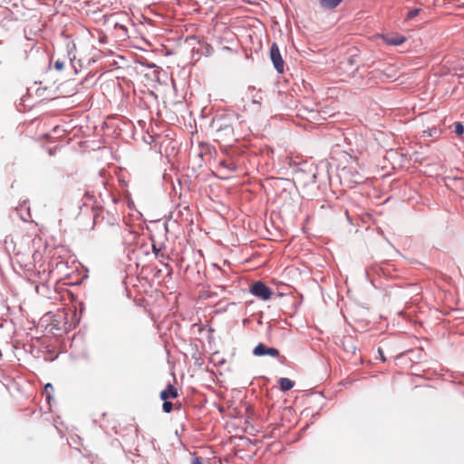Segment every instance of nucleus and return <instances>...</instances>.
<instances>
[{"mask_svg":"<svg viewBox=\"0 0 464 464\" xmlns=\"http://www.w3.org/2000/svg\"><path fill=\"white\" fill-rule=\"evenodd\" d=\"M232 121L233 118L227 114L217 115L213 118L211 127L216 130L218 139L227 142L236 140Z\"/></svg>","mask_w":464,"mask_h":464,"instance_id":"obj_1","label":"nucleus"},{"mask_svg":"<svg viewBox=\"0 0 464 464\" xmlns=\"http://www.w3.org/2000/svg\"><path fill=\"white\" fill-rule=\"evenodd\" d=\"M250 293L264 301L270 299L272 295L271 289L262 281L255 282L251 286Z\"/></svg>","mask_w":464,"mask_h":464,"instance_id":"obj_2","label":"nucleus"},{"mask_svg":"<svg viewBox=\"0 0 464 464\" xmlns=\"http://www.w3.org/2000/svg\"><path fill=\"white\" fill-rule=\"evenodd\" d=\"M357 50H354L353 53H351L343 62L341 63V69L349 71L348 74L352 77H354L356 72L359 70V65L357 62Z\"/></svg>","mask_w":464,"mask_h":464,"instance_id":"obj_3","label":"nucleus"},{"mask_svg":"<svg viewBox=\"0 0 464 464\" xmlns=\"http://www.w3.org/2000/svg\"><path fill=\"white\" fill-rule=\"evenodd\" d=\"M213 266L215 272V280L217 281V283L220 284L218 286L220 287L221 289H226L228 286L227 282L229 281V275L231 273L230 267H228V269L226 270L218 266L217 265H213Z\"/></svg>","mask_w":464,"mask_h":464,"instance_id":"obj_4","label":"nucleus"},{"mask_svg":"<svg viewBox=\"0 0 464 464\" xmlns=\"http://www.w3.org/2000/svg\"><path fill=\"white\" fill-rule=\"evenodd\" d=\"M270 59L276 72L278 73H282L284 72L285 63L281 56L279 48L276 43L272 44L270 47Z\"/></svg>","mask_w":464,"mask_h":464,"instance_id":"obj_5","label":"nucleus"},{"mask_svg":"<svg viewBox=\"0 0 464 464\" xmlns=\"http://www.w3.org/2000/svg\"><path fill=\"white\" fill-rule=\"evenodd\" d=\"M102 218V219L103 221L106 222L107 225L111 226V227H113L115 225H118V223L120 222L121 220V218L118 214L112 212V211H110V210H101L100 213L98 214H95L93 216V223L95 224L97 222V219L99 218Z\"/></svg>","mask_w":464,"mask_h":464,"instance_id":"obj_6","label":"nucleus"},{"mask_svg":"<svg viewBox=\"0 0 464 464\" xmlns=\"http://www.w3.org/2000/svg\"><path fill=\"white\" fill-rule=\"evenodd\" d=\"M253 354L255 356L262 357V356H270V357H279L280 353L279 350L274 347H268L264 343H258L253 350Z\"/></svg>","mask_w":464,"mask_h":464,"instance_id":"obj_7","label":"nucleus"},{"mask_svg":"<svg viewBox=\"0 0 464 464\" xmlns=\"http://www.w3.org/2000/svg\"><path fill=\"white\" fill-rule=\"evenodd\" d=\"M178 395V389L169 383L166 389L161 391L160 397V400H169V398L175 399Z\"/></svg>","mask_w":464,"mask_h":464,"instance_id":"obj_8","label":"nucleus"},{"mask_svg":"<svg viewBox=\"0 0 464 464\" xmlns=\"http://www.w3.org/2000/svg\"><path fill=\"white\" fill-rule=\"evenodd\" d=\"M121 236L125 242L129 243L135 240L137 237V234L133 232L127 225H124V227L121 228Z\"/></svg>","mask_w":464,"mask_h":464,"instance_id":"obj_9","label":"nucleus"},{"mask_svg":"<svg viewBox=\"0 0 464 464\" xmlns=\"http://www.w3.org/2000/svg\"><path fill=\"white\" fill-rule=\"evenodd\" d=\"M321 7L333 10L336 8L343 0H318Z\"/></svg>","mask_w":464,"mask_h":464,"instance_id":"obj_10","label":"nucleus"},{"mask_svg":"<svg viewBox=\"0 0 464 464\" xmlns=\"http://www.w3.org/2000/svg\"><path fill=\"white\" fill-rule=\"evenodd\" d=\"M406 41V37L402 35H394L385 37V42L392 46L402 44Z\"/></svg>","mask_w":464,"mask_h":464,"instance_id":"obj_11","label":"nucleus"},{"mask_svg":"<svg viewBox=\"0 0 464 464\" xmlns=\"http://www.w3.org/2000/svg\"><path fill=\"white\" fill-rule=\"evenodd\" d=\"M278 385L282 392H286L294 387L295 382L288 378L282 377L278 380Z\"/></svg>","mask_w":464,"mask_h":464,"instance_id":"obj_12","label":"nucleus"},{"mask_svg":"<svg viewBox=\"0 0 464 464\" xmlns=\"http://www.w3.org/2000/svg\"><path fill=\"white\" fill-rule=\"evenodd\" d=\"M53 391L54 389L52 383L45 384L44 393L48 402H50L51 399L53 398Z\"/></svg>","mask_w":464,"mask_h":464,"instance_id":"obj_13","label":"nucleus"},{"mask_svg":"<svg viewBox=\"0 0 464 464\" xmlns=\"http://www.w3.org/2000/svg\"><path fill=\"white\" fill-rule=\"evenodd\" d=\"M420 12L421 10L420 8H413L410 10L405 16V21H410L415 18L417 15L420 14Z\"/></svg>","mask_w":464,"mask_h":464,"instance_id":"obj_14","label":"nucleus"},{"mask_svg":"<svg viewBox=\"0 0 464 464\" xmlns=\"http://www.w3.org/2000/svg\"><path fill=\"white\" fill-rule=\"evenodd\" d=\"M379 271H381L383 275L385 274L382 266H372L370 268L365 270V275L367 277H369L371 273H379Z\"/></svg>","mask_w":464,"mask_h":464,"instance_id":"obj_15","label":"nucleus"},{"mask_svg":"<svg viewBox=\"0 0 464 464\" xmlns=\"http://www.w3.org/2000/svg\"><path fill=\"white\" fill-rule=\"evenodd\" d=\"M345 343H346V344H344L345 351L349 352V353H354L356 352V346L353 344L352 339L348 338L345 341Z\"/></svg>","mask_w":464,"mask_h":464,"instance_id":"obj_16","label":"nucleus"},{"mask_svg":"<svg viewBox=\"0 0 464 464\" xmlns=\"http://www.w3.org/2000/svg\"><path fill=\"white\" fill-rule=\"evenodd\" d=\"M220 165L227 169L229 171H235L237 169V165L232 161L228 162L227 160H222L220 161Z\"/></svg>","mask_w":464,"mask_h":464,"instance_id":"obj_17","label":"nucleus"},{"mask_svg":"<svg viewBox=\"0 0 464 464\" xmlns=\"http://www.w3.org/2000/svg\"><path fill=\"white\" fill-rule=\"evenodd\" d=\"M162 401H163V404H162L163 411L166 413L171 412V411L173 410L172 402L169 401L168 400H162Z\"/></svg>","mask_w":464,"mask_h":464,"instance_id":"obj_18","label":"nucleus"},{"mask_svg":"<svg viewBox=\"0 0 464 464\" xmlns=\"http://www.w3.org/2000/svg\"><path fill=\"white\" fill-rule=\"evenodd\" d=\"M263 100L262 92L259 90L255 95H253L252 102L254 104L260 105Z\"/></svg>","mask_w":464,"mask_h":464,"instance_id":"obj_19","label":"nucleus"},{"mask_svg":"<svg viewBox=\"0 0 464 464\" xmlns=\"http://www.w3.org/2000/svg\"><path fill=\"white\" fill-rule=\"evenodd\" d=\"M376 73L378 74V77L382 80V81H385V80H390V79H392L394 78V75L392 74H390V73H387V72H376Z\"/></svg>","mask_w":464,"mask_h":464,"instance_id":"obj_20","label":"nucleus"},{"mask_svg":"<svg viewBox=\"0 0 464 464\" xmlns=\"http://www.w3.org/2000/svg\"><path fill=\"white\" fill-rule=\"evenodd\" d=\"M455 133L458 136H461L464 133V126L461 122L455 123Z\"/></svg>","mask_w":464,"mask_h":464,"instance_id":"obj_21","label":"nucleus"},{"mask_svg":"<svg viewBox=\"0 0 464 464\" xmlns=\"http://www.w3.org/2000/svg\"><path fill=\"white\" fill-rule=\"evenodd\" d=\"M63 66H64V63L63 61L57 60L54 62L55 70L61 71V70H63Z\"/></svg>","mask_w":464,"mask_h":464,"instance_id":"obj_22","label":"nucleus"},{"mask_svg":"<svg viewBox=\"0 0 464 464\" xmlns=\"http://www.w3.org/2000/svg\"><path fill=\"white\" fill-rule=\"evenodd\" d=\"M152 251L157 257L160 256V249L154 244L152 245Z\"/></svg>","mask_w":464,"mask_h":464,"instance_id":"obj_23","label":"nucleus"},{"mask_svg":"<svg viewBox=\"0 0 464 464\" xmlns=\"http://www.w3.org/2000/svg\"><path fill=\"white\" fill-rule=\"evenodd\" d=\"M378 353H379V354H380V358H381V360H382V362H386V357L384 356L383 352H382V350L381 348H379V349H378Z\"/></svg>","mask_w":464,"mask_h":464,"instance_id":"obj_24","label":"nucleus"},{"mask_svg":"<svg viewBox=\"0 0 464 464\" xmlns=\"http://www.w3.org/2000/svg\"><path fill=\"white\" fill-rule=\"evenodd\" d=\"M192 464H203L202 463V460H201V458L199 457H195L192 460Z\"/></svg>","mask_w":464,"mask_h":464,"instance_id":"obj_25","label":"nucleus"},{"mask_svg":"<svg viewBox=\"0 0 464 464\" xmlns=\"http://www.w3.org/2000/svg\"><path fill=\"white\" fill-rule=\"evenodd\" d=\"M45 288H46V285H36L35 290H36V292H37V293H39V294H43V293L41 292V289H45Z\"/></svg>","mask_w":464,"mask_h":464,"instance_id":"obj_26","label":"nucleus"},{"mask_svg":"<svg viewBox=\"0 0 464 464\" xmlns=\"http://www.w3.org/2000/svg\"><path fill=\"white\" fill-rule=\"evenodd\" d=\"M316 180V172H313L311 175V182L314 183Z\"/></svg>","mask_w":464,"mask_h":464,"instance_id":"obj_27","label":"nucleus"},{"mask_svg":"<svg viewBox=\"0 0 464 464\" xmlns=\"http://www.w3.org/2000/svg\"><path fill=\"white\" fill-rule=\"evenodd\" d=\"M115 26H116V27H118V26H119V28H120V29H121V30H123L125 33H127V28H126L124 25L116 24V25H115Z\"/></svg>","mask_w":464,"mask_h":464,"instance_id":"obj_28","label":"nucleus"},{"mask_svg":"<svg viewBox=\"0 0 464 464\" xmlns=\"http://www.w3.org/2000/svg\"><path fill=\"white\" fill-rule=\"evenodd\" d=\"M304 173V170H303V169H298V170L296 171V175H297V176H299V175H303Z\"/></svg>","mask_w":464,"mask_h":464,"instance_id":"obj_29","label":"nucleus"},{"mask_svg":"<svg viewBox=\"0 0 464 464\" xmlns=\"http://www.w3.org/2000/svg\"><path fill=\"white\" fill-rule=\"evenodd\" d=\"M255 90H256V88L254 86L248 87V92H254Z\"/></svg>","mask_w":464,"mask_h":464,"instance_id":"obj_30","label":"nucleus"},{"mask_svg":"<svg viewBox=\"0 0 464 464\" xmlns=\"http://www.w3.org/2000/svg\"><path fill=\"white\" fill-rule=\"evenodd\" d=\"M58 129H59V126L54 127L53 131L56 132Z\"/></svg>","mask_w":464,"mask_h":464,"instance_id":"obj_31","label":"nucleus"},{"mask_svg":"<svg viewBox=\"0 0 464 464\" xmlns=\"http://www.w3.org/2000/svg\"><path fill=\"white\" fill-rule=\"evenodd\" d=\"M111 201H112V203H113V204H115V203H116V199H115L114 198H111Z\"/></svg>","mask_w":464,"mask_h":464,"instance_id":"obj_32","label":"nucleus"}]
</instances>
